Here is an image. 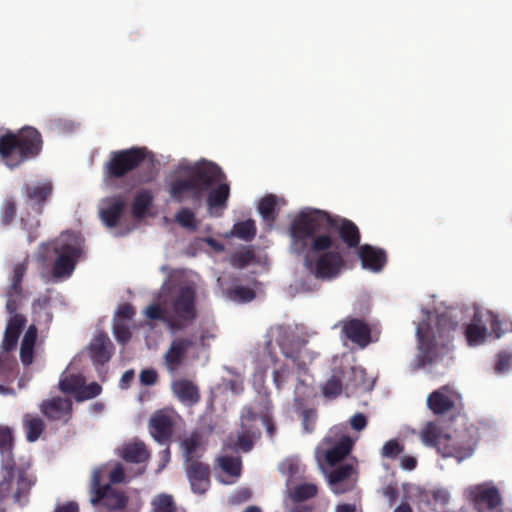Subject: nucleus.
Segmentation results:
<instances>
[{
    "instance_id": "obj_1",
    "label": "nucleus",
    "mask_w": 512,
    "mask_h": 512,
    "mask_svg": "<svg viewBox=\"0 0 512 512\" xmlns=\"http://www.w3.org/2000/svg\"><path fill=\"white\" fill-rule=\"evenodd\" d=\"M336 231L348 247L358 246L360 234L357 226L347 219L331 217L322 210L307 208L291 223V250L305 254L304 264L316 278L331 280L344 267L339 243L332 236Z\"/></svg>"
},
{
    "instance_id": "obj_2",
    "label": "nucleus",
    "mask_w": 512,
    "mask_h": 512,
    "mask_svg": "<svg viewBox=\"0 0 512 512\" xmlns=\"http://www.w3.org/2000/svg\"><path fill=\"white\" fill-rule=\"evenodd\" d=\"M225 175L216 164L199 161L190 164L183 161L175 171V178L170 185V194L176 201L186 199L200 201L205 192L209 213L213 216H221L227 207L230 195V187L224 183Z\"/></svg>"
},
{
    "instance_id": "obj_3",
    "label": "nucleus",
    "mask_w": 512,
    "mask_h": 512,
    "mask_svg": "<svg viewBox=\"0 0 512 512\" xmlns=\"http://www.w3.org/2000/svg\"><path fill=\"white\" fill-rule=\"evenodd\" d=\"M456 312L455 309H449L438 315L434 321V328L431 326L432 316L427 311H423L424 319L416 328L420 350L417 356V367L437 363L439 359L443 360L448 355L452 332L457 326V322L453 320Z\"/></svg>"
},
{
    "instance_id": "obj_4",
    "label": "nucleus",
    "mask_w": 512,
    "mask_h": 512,
    "mask_svg": "<svg viewBox=\"0 0 512 512\" xmlns=\"http://www.w3.org/2000/svg\"><path fill=\"white\" fill-rule=\"evenodd\" d=\"M169 290L168 300H163L161 306L153 304L145 309V315L152 320L163 321L172 333L187 328L197 317L196 292L189 284H180L171 289L168 281L162 285V291Z\"/></svg>"
},
{
    "instance_id": "obj_5",
    "label": "nucleus",
    "mask_w": 512,
    "mask_h": 512,
    "mask_svg": "<svg viewBox=\"0 0 512 512\" xmlns=\"http://www.w3.org/2000/svg\"><path fill=\"white\" fill-rule=\"evenodd\" d=\"M419 437L425 446L436 447L443 457H453L458 462L473 454L478 441L477 431L472 426L457 432L452 440L450 435L443 433L440 426L433 421L424 425Z\"/></svg>"
},
{
    "instance_id": "obj_6",
    "label": "nucleus",
    "mask_w": 512,
    "mask_h": 512,
    "mask_svg": "<svg viewBox=\"0 0 512 512\" xmlns=\"http://www.w3.org/2000/svg\"><path fill=\"white\" fill-rule=\"evenodd\" d=\"M41 148V135L33 127H25L17 134H7L0 138V155L9 168H15L35 157Z\"/></svg>"
},
{
    "instance_id": "obj_7",
    "label": "nucleus",
    "mask_w": 512,
    "mask_h": 512,
    "mask_svg": "<svg viewBox=\"0 0 512 512\" xmlns=\"http://www.w3.org/2000/svg\"><path fill=\"white\" fill-rule=\"evenodd\" d=\"M51 249L57 255L54 266L53 276L55 278H67L75 269V264L81 253V238L76 233L66 232L59 236L53 243L42 244L39 249L38 259L46 263L49 257L46 255Z\"/></svg>"
},
{
    "instance_id": "obj_8",
    "label": "nucleus",
    "mask_w": 512,
    "mask_h": 512,
    "mask_svg": "<svg viewBox=\"0 0 512 512\" xmlns=\"http://www.w3.org/2000/svg\"><path fill=\"white\" fill-rule=\"evenodd\" d=\"M36 481L30 464L6 465L0 482V504L12 498L14 503L23 507L28 502L30 491Z\"/></svg>"
},
{
    "instance_id": "obj_9",
    "label": "nucleus",
    "mask_w": 512,
    "mask_h": 512,
    "mask_svg": "<svg viewBox=\"0 0 512 512\" xmlns=\"http://www.w3.org/2000/svg\"><path fill=\"white\" fill-rule=\"evenodd\" d=\"M25 270L26 266L23 263L15 266L12 284L7 293L8 299L6 303V311L12 316L8 320L2 342V348L5 353L16 347L19 334L26 322L25 318L21 314L15 313L20 307L22 301L20 283Z\"/></svg>"
},
{
    "instance_id": "obj_10",
    "label": "nucleus",
    "mask_w": 512,
    "mask_h": 512,
    "mask_svg": "<svg viewBox=\"0 0 512 512\" xmlns=\"http://www.w3.org/2000/svg\"><path fill=\"white\" fill-rule=\"evenodd\" d=\"M108 468L109 465H103L93 470L89 487L90 502L94 506L102 503L108 509H122L127 503L125 493L109 484L101 486L103 475Z\"/></svg>"
},
{
    "instance_id": "obj_11",
    "label": "nucleus",
    "mask_w": 512,
    "mask_h": 512,
    "mask_svg": "<svg viewBox=\"0 0 512 512\" xmlns=\"http://www.w3.org/2000/svg\"><path fill=\"white\" fill-rule=\"evenodd\" d=\"M488 323L496 337L500 338L503 330L500 329L501 323L498 317L489 310H482L475 307L473 319L465 329V336L468 345L478 346L484 343L488 335Z\"/></svg>"
},
{
    "instance_id": "obj_12",
    "label": "nucleus",
    "mask_w": 512,
    "mask_h": 512,
    "mask_svg": "<svg viewBox=\"0 0 512 512\" xmlns=\"http://www.w3.org/2000/svg\"><path fill=\"white\" fill-rule=\"evenodd\" d=\"M464 496L477 512H501L502 499L499 490L491 482L468 486Z\"/></svg>"
},
{
    "instance_id": "obj_13",
    "label": "nucleus",
    "mask_w": 512,
    "mask_h": 512,
    "mask_svg": "<svg viewBox=\"0 0 512 512\" xmlns=\"http://www.w3.org/2000/svg\"><path fill=\"white\" fill-rule=\"evenodd\" d=\"M145 158V150L132 148L112 153L111 160L106 164L107 175L109 178L122 177Z\"/></svg>"
},
{
    "instance_id": "obj_14",
    "label": "nucleus",
    "mask_w": 512,
    "mask_h": 512,
    "mask_svg": "<svg viewBox=\"0 0 512 512\" xmlns=\"http://www.w3.org/2000/svg\"><path fill=\"white\" fill-rule=\"evenodd\" d=\"M272 334L276 335L277 342L283 354L292 359L300 368L305 365L303 359V351L306 341L299 337L293 330L284 327H276L272 330Z\"/></svg>"
},
{
    "instance_id": "obj_15",
    "label": "nucleus",
    "mask_w": 512,
    "mask_h": 512,
    "mask_svg": "<svg viewBox=\"0 0 512 512\" xmlns=\"http://www.w3.org/2000/svg\"><path fill=\"white\" fill-rule=\"evenodd\" d=\"M256 414L250 408H244L241 414V431L236 436L231 435L228 438L226 446L234 451H249L253 446V439L258 431L253 427Z\"/></svg>"
},
{
    "instance_id": "obj_16",
    "label": "nucleus",
    "mask_w": 512,
    "mask_h": 512,
    "mask_svg": "<svg viewBox=\"0 0 512 512\" xmlns=\"http://www.w3.org/2000/svg\"><path fill=\"white\" fill-rule=\"evenodd\" d=\"M352 444V440L346 435L335 440L331 436H327L316 448V457L319 458L320 455H323L326 462L333 466L350 452Z\"/></svg>"
},
{
    "instance_id": "obj_17",
    "label": "nucleus",
    "mask_w": 512,
    "mask_h": 512,
    "mask_svg": "<svg viewBox=\"0 0 512 512\" xmlns=\"http://www.w3.org/2000/svg\"><path fill=\"white\" fill-rule=\"evenodd\" d=\"M460 395L448 386H443L432 392L427 398L428 408L437 415H442L452 410Z\"/></svg>"
},
{
    "instance_id": "obj_18",
    "label": "nucleus",
    "mask_w": 512,
    "mask_h": 512,
    "mask_svg": "<svg viewBox=\"0 0 512 512\" xmlns=\"http://www.w3.org/2000/svg\"><path fill=\"white\" fill-rule=\"evenodd\" d=\"M193 342L187 338L174 339L164 354V365L168 372L174 374L183 364Z\"/></svg>"
},
{
    "instance_id": "obj_19",
    "label": "nucleus",
    "mask_w": 512,
    "mask_h": 512,
    "mask_svg": "<svg viewBox=\"0 0 512 512\" xmlns=\"http://www.w3.org/2000/svg\"><path fill=\"white\" fill-rule=\"evenodd\" d=\"M342 326L343 334L357 344L359 347H366L371 341V330L369 326L359 319H347L339 323Z\"/></svg>"
},
{
    "instance_id": "obj_20",
    "label": "nucleus",
    "mask_w": 512,
    "mask_h": 512,
    "mask_svg": "<svg viewBox=\"0 0 512 512\" xmlns=\"http://www.w3.org/2000/svg\"><path fill=\"white\" fill-rule=\"evenodd\" d=\"M174 415L164 411L156 412L149 421L151 436L159 443H165L172 435Z\"/></svg>"
},
{
    "instance_id": "obj_21",
    "label": "nucleus",
    "mask_w": 512,
    "mask_h": 512,
    "mask_svg": "<svg viewBox=\"0 0 512 512\" xmlns=\"http://www.w3.org/2000/svg\"><path fill=\"white\" fill-rule=\"evenodd\" d=\"M126 207V200L121 196H113L103 199L99 204L101 220L108 227H115Z\"/></svg>"
},
{
    "instance_id": "obj_22",
    "label": "nucleus",
    "mask_w": 512,
    "mask_h": 512,
    "mask_svg": "<svg viewBox=\"0 0 512 512\" xmlns=\"http://www.w3.org/2000/svg\"><path fill=\"white\" fill-rule=\"evenodd\" d=\"M187 477L190 481L191 489L194 493L204 494L209 486V468L207 465L198 462H188L186 467Z\"/></svg>"
},
{
    "instance_id": "obj_23",
    "label": "nucleus",
    "mask_w": 512,
    "mask_h": 512,
    "mask_svg": "<svg viewBox=\"0 0 512 512\" xmlns=\"http://www.w3.org/2000/svg\"><path fill=\"white\" fill-rule=\"evenodd\" d=\"M354 472L352 464H345L327 473L328 483L335 494H342L353 488L351 476Z\"/></svg>"
},
{
    "instance_id": "obj_24",
    "label": "nucleus",
    "mask_w": 512,
    "mask_h": 512,
    "mask_svg": "<svg viewBox=\"0 0 512 512\" xmlns=\"http://www.w3.org/2000/svg\"><path fill=\"white\" fill-rule=\"evenodd\" d=\"M171 388L178 400L186 406H192L200 400L198 387L190 380L176 379Z\"/></svg>"
},
{
    "instance_id": "obj_25",
    "label": "nucleus",
    "mask_w": 512,
    "mask_h": 512,
    "mask_svg": "<svg viewBox=\"0 0 512 512\" xmlns=\"http://www.w3.org/2000/svg\"><path fill=\"white\" fill-rule=\"evenodd\" d=\"M359 257L363 268L369 269L373 272H380L386 263L385 252L382 249H378L370 245H363L360 247Z\"/></svg>"
},
{
    "instance_id": "obj_26",
    "label": "nucleus",
    "mask_w": 512,
    "mask_h": 512,
    "mask_svg": "<svg viewBox=\"0 0 512 512\" xmlns=\"http://www.w3.org/2000/svg\"><path fill=\"white\" fill-rule=\"evenodd\" d=\"M89 351L92 360L96 364L108 362L112 356V343L105 334H98L90 343Z\"/></svg>"
},
{
    "instance_id": "obj_27",
    "label": "nucleus",
    "mask_w": 512,
    "mask_h": 512,
    "mask_svg": "<svg viewBox=\"0 0 512 512\" xmlns=\"http://www.w3.org/2000/svg\"><path fill=\"white\" fill-rule=\"evenodd\" d=\"M72 407V402L68 398L56 397L44 401L41 404L42 412L50 419L60 420L67 416Z\"/></svg>"
},
{
    "instance_id": "obj_28",
    "label": "nucleus",
    "mask_w": 512,
    "mask_h": 512,
    "mask_svg": "<svg viewBox=\"0 0 512 512\" xmlns=\"http://www.w3.org/2000/svg\"><path fill=\"white\" fill-rule=\"evenodd\" d=\"M345 390L353 392L357 388H368L366 383V374L363 368L359 366H343L341 368Z\"/></svg>"
},
{
    "instance_id": "obj_29",
    "label": "nucleus",
    "mask_w": 512,
    "mask_h": 512,
    "mask_svg": "<svg viewBox=\"0 0 512 512\" xmlns=\"http://www.w3.org/2000/svg\"><path fill=\"white\" fill-rule=\"evenodd\" d=\"M119 455L124 460L134 463L144 462L150 456L145 444L139 440H133L123 444L119 448Z\"/></svg>"
},
{
    "instance_id": "obj_30",
    "label": "nucleus",
    "mask_w": 512,
    "mask_h": 512,
    "mask_svg": "<svg viewBox=\"0 0 512 512\" xmlns=\"http://www.w3.org/2000/svg\"><path fill=\"white\" fill-rule=\"evenodd\" d=\"M279 470L282 475L287 477L286 485L288 489L294 481L301 479L304 474V466L296 457H290L281 462Z\"/></svg>"
},
{
    "instance_id": "obj_31",
    "label": "nucleus",
    "mask_w": 512,
    "mask_h": 512,
    "mask_svg": "<svg viewBox=\"0 0 512 512\" xmlns=\"http://www.w3.org/2000/svg\"><path fill=\"white\" fill-rule=\"evenodd\" d=\"M27 201L30 205H40L50 195L52 186L50 182H39L32 185H25L24 187Z\"/></svg>"
},
{
    "instance_id": "obj_32",
    "label": "nucleus",
    "mask_w": 512,
    "mask_h": 512,
    "mask_svg": "<svg viewBox=\"0 0 512 512\" xmlns=\"http://www.w3.org/2000/svg\"><path fill=\"white\" fill-rule=\"evenodd\" d=\"M205 442V434L201 431H194L188 438L183 440L182 447L187 462L194 461L193 457L197 456Z\"/></svg>"
},
{
    "instance_id": "obj_33",
    "label": "nucleus",
    "mask_w": 512,
    "mask_h": 512,
    "mask_svg": "<svg viewBox=\"0 0 512 512\" xmlns=\"http://www.w3.org/2000/svg\"><path fill=\"white\" fill-rule=\"evenodd\" d=\"M36 338L37 329L34 325H32L26 331L20 347V358L24 365H30L33 361V352Z\"/></svg>"
},
{
    "instance_id": "obj_34",
    "label": "nucleus",
    "mask_w": 512,
    "mask_h": 512,
    "mask_svg": "<svg viewBox=\"0 0 512 512\" xmlns=\"http://www.w3.org/2000/svg\"><path fill=\"white\" fill-rule=\"evenodd\" d=\"M345 389L343 375L341 369H334L332 375L324 384L323 395L328 398H335Z\"/></svg>"
},
{
    "instance_id": "obj_35",
    "label": "nucleus",
    "mask_w": 512,
    "mask_h": 512,
    "mask_svg": "<svg viewBox=\"0 0 512 512\" xmlns=\"http://www.w3.org/2000/svg\"><path fill=\"white\" fill-rule=\"evenodd\" d=\"M23 424L26 431V438L29 442H35L39 439L44 430V423L41 418L27 414L23 418Z\"/></svg>"
},
{
    "instance_id": "obj_36",
    "label": "nucleus",
    "mask_w": 512,
    "mask_h": 512,
    "mask_svg": "<svg viewBox=\"0 0 512 512\" xmlns=\"http://www.w3.org/2000/svg\"><path fill=\"white\" fill-rule=\"evenodd\" d=\"M277 205V198L273 195L264 197L258 206V211L263 220L269 225L275 220V208Z\"/></svg>"
},
{
    "instance_id": "obj_37",
    "label": "nucleus",
    "mask_w": 512,
    "mask_h": 512,
    "mask_svg": "<svg viewBox=\"0 0 512 512\" xmlns=\"http://www.w3.org/2000/svg\"><path fill=\"white\" fill-rule=\"evenodd\" d=\"M218 464L222 471L229 477L238 478L241 473V461L239 457L220 456Z\"/></svg>"
},
{
    "instance_id": "obj_38",
    "label": "nucleus",
    "mask_w": 512,
    "mask_h": 512,
    "mask_svg": "<svg viewBox=\"0 0 512 512\" xmlns=\"http://www.w3.org/2000/svg\"><path fill=\"white\" fill-rule=\"evenodd\" d=\"M84 384L85 378L81 375L63 376L60 379L59 388L64 393H74L76 396Z\"/></svg>"
},
{
    "instance_id": "obj_39",
    "label": "nucleus",
    "mask_w": 512,
    "mask_h": 512,
    "mask_svg": "<svg viewBox=\"0 0 512 512\" xmlns=\"http://www.w3.org/2000/svg\"><path fill=\"white\" fill-rule=\"evenodd\" d=\"M317 493V487L314 484H301L294 488H289V495L292 500L302 502L307 500Z\"/></svg>"
},
{
    "instance_id": "obj_40",
    "label": "nucleus",
    "mask_w": 512,
    "mask_h": 512,
    "mask_svg": "<svg viewBox=\"0 0 512 512\" xmlns=\"http://www.w3.org/2000/svg\"><path fill=\"white\" fill-rule=\"evenodd\" d=\"M256 233L255 222L253 220H246L234 225L232 234L245 240L250 241L254 238Z\"/></svg>"
},
{
    "instance_id": "obj_41",
    "label": "nucleus",
    "mask_w": 512,
    "mask_h": 512,
    "mask_svg": "<svg viewBox=\"0 0 512 512\" xmlns=\"http://www.w3.org/2000/svg\"><path fill=\"white\" fill-rule=\"evenodd\" d=\"M226 297L236 302H248L255 297V294L250 288L237 285L226 291Z\"/></svg>"
},
{
    "instance_id": "obj_42",
    "label": "nucleus",
    "mask_w": 512,
    "mask_h": 512,
    "mask_svg": "<svg viewBox=\"0 0 512 512\" xmlns=\"http://www.w3.org/2000/svg\"><path fill=\"white\" fill-rule=\"evenodd\" d=\"M151 201L152 197L149 192H138L133 202V214L135 215V217L140 218L141 216H143L147 211L148 207L150 206Z\"/></svg>"
},
{
    "instance_id": "obj_43",
    "label": "nucleus",
    "mask_w": 512,
    "mask_h": 512,
    "mask_svg": "<svg viewBox=\"0 0 512 512\" xmlns=\"http://www.w3.org/2000/svg\"><path fill=\"white\" fill-rule=\"evenodd\" d=\"M153 512H176L175 503L171 495L159 494L152 500Z\"/></svg>"
},
{
    "instance_id": "obj_44",
    "label": "nucleus",
    "mask_w": 512,
    "mask_h": 512,
    "mask_svg": "<svg viewBox=\"0 0 512 512\" xmlns=\"http://www.w3.org/2000/svg\"><path fill=\"white\" fill-rule=\"evenodd\" d=\"M176 221L184 228L195 231L197 229V221L195 214L188 208L181 209L175 216Z\"/></svg>"
},
{
    "instance_id": "obj_45",
    "label": "nucleus",
    "mask_w": 512,
    "mask_h": 512,
    "mask_svg": "<svg viewBox=\"0 0 512 512\" xmlns=\"http://www.w3.org/2000/svg\"><path fill=\"white\" fill-rule=\"evenodd\" d=\"M403 451L404 446L396 439H391L383 445L381 455L384 458H396Z\"/></svg>"
},
{
    "instance_id": "obj_46",
    "label": "nucleus",
    "mask_w": 512,
    "mask_h": 512,
    "mask_svg": "<svg viewBox=\"0 0 512 512\" xmlns=\"http://www.w3.org/2000/svg\"><path fill=\"white\" fill-rule=\"evenodd\" d=\"M101 390V386L96 382H93L89 385L84 384L83 387L78 391L76 399L77 401H84L90 398H94L101 393Z\"/></svg>"
},
{
    "instance_id": "obj_47",
    "label": "nucleus",
    "mask_w": 512,
    "mask_h": 512,
    "mask_svg": "<svg viewBox=\"0 0 512 512\" xmlns=\"http://www.w3.org/2000/svg\"><path fill=\"white\" fill-rule=\"evenodd\" d=\"M13 436L12 431L8 427L0 428V451L9 453L12 449Z\"/></svg>"
},
{
    "instance_id": "obj_48",
    "label": "nucleus",
    "mask_w": 512,
    "mask_h": 512,
    "mask_svg": "<svg viewBox=\"0 0 512 512\" xmlns=\"http://www.w3.org/2000/svg\"><path fill=\"white\" fill-rule=\"evenodd\" d=\"M113 332H114L116 339L121 343H126L130 339V336H131L127 325L120 320H117L114 323Z\"/></svg>"
},
{
    "instance_id": "obj_49",
    "label": "nucleus",
    "mask_w": 512,
    "mask_h": 512,
    "mask_svg": "<svg viewBox=\"0 0 512 512\" xmlns=\"http://www.w3.org/2000/svg\"><path fill=\"white\" fill-rule=\"evenodd\" d=\"M511 367V355L507 353H499L496 357L495 371L504 373Z\"/></svg>"
},
{
    "instance_id": "obj_50",
    "label": "nucleus",
    "mask_w": 512,
    "mask_h": 512,
    "mask_svg": "<svg viewBox=\"0 0 512 512\" xmlns=\"http://www.w3.org/2000/svg\"><path fill=\"white\" fill-rule=\"evenodd\" d=\"M227 371L234 374L232 369L227 368ZM236 378L227 381L228 389L234 394H240L243 391V378L240 373H235Z\"/></svg>"
},
{
    "instance_id": "obj_51",
    "label": "nucleus",
    "mask_w": 512,
    "mask_h": 512,
    "mask_svg": "<svg viewBox=\"0 0 512 512\" xmlns=\"http://www.w3.org/2000/svg\"><path fill=\"white\" fill-rule=\"evenodd\" d=\"M15 215V204L12 200L7 199L2 208V222L9 224Z\"/></svg>"
},
{
    "instance_id": "obj_52",
    "label": "nucleus",
    "mask_w": 512,
    "mask_h": 512,
    "mask_svg": "<svg viewBox=\"0 0 512 512\" xmlns=\"http://www.w3.org/2000/svg\"><path fill=\"white\" fill-rule=\"evenodd\" d=\"M109 480L111 483H121L125 480L124 469L120 463L114 464L112 470L109 472Z\"/></svg>"
},
{
    "instance_id": "obj_53",
    "label": "nucleus",
    "mask_w": 512,
    "mask_h": 512,
    "mask_svg": "<svg viewBox=\"0 0 512 512\" xmlns=\"http://www.w3.org/2000/svg\"><path fill=\"white\" fill-rule=\"evenodd\" d=\"M140 381L144 385H153L157 381V372L153 369H146L140 373Z\"/></svg>"
},
{
    "instance_id": "obj_54",
    "label": "nucleus",
    "mask_w": 512,
    "mask_h": 512,
    "mask_svg": "<svg viewBox=\"0 0 512 512\" xmlns=\"http://www.w3.org/2000/svg\"><path fill=\"white\" fill-rule=\"evenodd\" d=\"M350 424L354 430L361 431L366 427L367 419L364 414L358 413L350 419Z\"/></svg>"
},
{
    "instance_id": "obj_55",
    "label": "nucleus",
    "mask_w": 512,
    "mask_h": 512,
    "mask_svg": "<svg viewBox=\"0 0 512 512\" xmlns=\"http://www.w3.org/2000/svg\"><path fill=\"white\" fill-rule=\"evenodd\" d=\"M288 374H289V372L286 368H280V369L274 370V372H273L274 383L277 386V388H280L285 383V381L288 377Z\"/></svg>"
},
{
    "instance_id": "obj_56",
    "label": "nucleus",
    "mask_w": 512,
    "mask_h": 512,
    "mask_svg": "<svg viewBox=\"0 0 512 512\" xmlns=\"http://www.w3.org/2000/svg\"><path fill=\"white\" fill-rule=\"evenodd\" d=\"M315 415L309 411L303 412V427L308 433L314 429Z\"/></svg>"
},
{
    "instance_id": "obj_57",
    "label": "nucleus",
    "mask_w": 512,
    "mask_h": 512,
    "mask_svg": "<svg viewBox=\"0 0 512 512\" xmlns=\"http://www.w3.org/2000/svg\"><path fill=\"white\" fill-rule=\"evenodd\" d=\"M416 465H417V460L413 456L405 455V456L401 457V459H400V466L404 470L411 471V470L415 469Z\"/></svg>"
},
{
    "instance_id": "obj_58",
    "label": "nucleus",
    "mask_w": 512,
    "mask_h": 512,
    "mask_svg": "<svg viewBox=\"0 0 512 512\" xmlns=\"http://www.w3.org/2000/svg\"><path fill=\"white\" fill-rule=\"evenodd\" d=\"M134 315V309L129 304H124L119 307L117 316L123 319H130Z\"/></svg>"
},
{
    "instance_id": "obj_59",
    "label": "nucleus",
    "mask_w": 512,
    "mask_h": 512,
    "mask_svg": "<svg viewBox=\"0 0 512 512\" xmlns=\"http://www.w3.org/2000/svg\"><path fill=\"white\" fill-rule=\"evenodd\" d=\"M434 499L442 504H446L450 499V494L445 489H438L434 492Z\"/></svg>"
},
{
    "instance_id": "obj_60",
    "label": "nucleus",
    "mask_w": 512,
    "mask_h": 512,
    "mask_svg": "<svg viewBox=\"0 0 512 512\" xmlns=\"http://www.w3.org/2000/svg\"><path fill=\"white\" fill-rule=\"evenodd\" d=\"M250 491L246 488L239 490L234 496H233V502L234 503H241L250 498Z\"/></svg>"
},
{
    "instance_id": "obj_61",
    "label": "nucleus",
    "mask_w": 512,
    "mask_h": 512,
    "mask_svg": "<svg viewBox=\"0 0 512 512\" xmlns=\"http://www.w3.org/2000/svg\"><path fill=\"white\" fill-rule=\"evenodd\" d=\"M134 379V371L127 370L121 377L120 386L121 388H127Z\"/></svg>"
},
{
    "instance_id": "obj_62",
    "label": "nucleus",
    "mask_w": 512,
    "mask_h": 512,
    "mask_svg": "<svg viewBox=\"0 0 512 512\" xmlns=\"http://www.w3.org/2000/svg\"><path fill=\"white\" fill-rule=\"evenodd\" d=\"M55 512H78V505L74 502H69L63 506L57 507Z\"/></svg>"
},
{
    "instance_id": "obj_63",
    "label": "nucleus",
    "mask_w": 512,
    "mask_h": 512,
    "mask_svg": "<svg viewBox=\"0 0 512 512\" xmlns=\"http://www.w3.org/2000/svg\"><path fill=\"white\" fill-rule=\"evenodd\" d=\"M335 512H356V505L349 503L338 504L335 508Z\"/></svg>"
},
{
    "instance_id": "obj_64",
    "label": "nucleus",
    "mask_w": 512,
    "mask_h": 512,
    "mask_svg": "<svg viewBox=\"0 0 512 512\" xmlns=\"http://www.w3.org/2000/svg\"><path fill=\"white\" fill-rule=\"evenodd\" d=\"M291 512H312L311 509L302 503H297L294 508H292Z\"/></svg>"
}]
</instances>
